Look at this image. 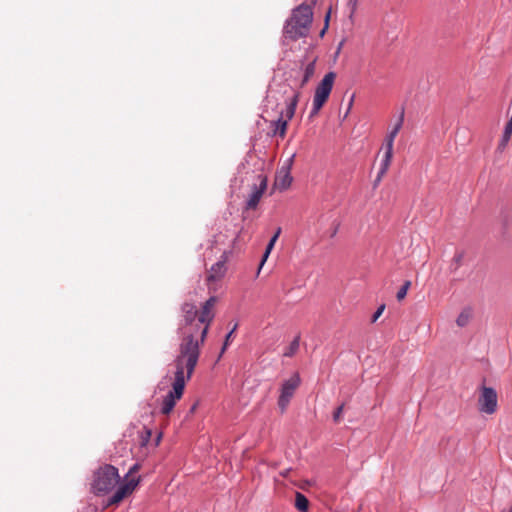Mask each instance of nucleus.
<instances>
[{"instance_id": "nucleus-30", "label": "nucleus", "mask_w": 512, "mask_h": 512, "mask_svg": "<svg viewBox=\"0 0 512 512\" xmlns=\"http://www.w3.org/2000/svg\"><path fill=\"white\" fill-rule=\"evenodd\" d=\"M461 257H462L461 255H458V256L456 257V261H457V262H460V261H461Z\"/></svg>"}, {"instance_id": "nucleus-24", "label": "nucleus", "mask_w": 512, "mask_h": 512, "mask_svg": "<svg viewBox=\"0 0 512 512\" xmlns=\"http://www.w3.org/2000/svg\"><path fill=\"white\" fill-rule=\"evenodd\" d=\"M344 411V404H341L333 413V421L335 423H339L342 419V414Z\"/></svg>"}, {"instance_id": "nucleus-23", "label": "nucleus", "mask_w": 512, "mask_h": 512, "mask_svg": "<svg viewBox=\"0 0 512 512\" xmlns=\"http://www.w3.org/2000/svg\"><path fill=\"white\" fill-rule=\"evenodd\" d=\"M237 327H238V324L236 323L234 325V327L232 328V330L226 335L225 340H224V344H223L222 349H221L220 356L225 352V350L229 346L230 341L232 339V336H233L234 332L236 331Z\"/></svg>"}, {"instance_id": "nucleus-4", "label": "nucleus", "mask_w": 512, "mask_h": 512, "mask_svg": "<svg viewBox=\"0 0 512 512\" xmlns=\"http://www.w3.org/2000/svg\"><path fill=\"white\" fill-rule=\"evenodd\" d=\"M119 481L118 469L106 464L94 472L91 489L97 495L107 494L115 488Z\"/></svg>"}, {"instance_id": "nucleus-3", "label": "nucleus", "mask_w": 512, "mask_h": 512, "mask_svg": "<svg viewBox=\"0 0 512 512\" xmlns=\"http://www.w3.org/2000/svg\"><path fill=\"white\" fill-rule=\"evenodd\" d=\"M313 20L312 6L302 3L296 7L286 22L284 33L292 40L306 37Z\"/></svg>"}, {"instance_id": "nucleus-21", "label": "nucleus", "mask_w": 512, "mask_h": 512, "mask_svg": "<svg viewBox=\"0 0 512 512\" xmlns=\"http://www.w3.org/2000/svg\"><path fill=\"white\" fill-rule=\"evenodd\" d=\"M410 286H411V282L409 280L404 282V284L399 289V291L397 292V295H396V298L398 301H402L406 297Z\"/></svg>"}, {"instance_id": "nucleus-25", "label": "nucleus", "mask_w": 512, "mask_h": 512, "mask_svg": "<svg viewBox=\"0 0 512 512\" xmlns=\"http://www.w3.org/2000/svg\"><path fill=\"white\" fill-rule=\"evenodd\" d=\"M385 310V305H381L377 308V310L375 311V313L373 314V317H372V322H376L377 319L382 315V313L384 312Z\"/></svg>"}, {"instance_id": "nucleus-26", "label": "nucleus", "mask_w": 512, "mask_h": 512, "mask_svg": "<svg viewBox=\"0 0 512 512\" xmlns=\"http://www.w3.org/2000/svg\"><path fill=\"white\" fill-rule=\"evenodd\" d=\"M403 118H404V114L402 113L398 122L395 124L394 128L392 129V131H395V133H399L401 127H402V124H403Z\"/></svg>"}, {"instance_id": "nucleus-14", "label": "nucleus", "mask_w": 512, "mask_h": 512, "mask_svg": "<svg viewBox=\"0 0 512 512\" xmlns=\"http://www.w3.org/2000/svg\"><path fill=\"white\" fill-rule=\"evenodd\" d=\"M316 60L317 58H313L304 68V74L303 78L300 82V87H304L309 80L314 76L315 74V68H316Z\"/></svg>"}, {"instance_id": "nucleus-6", "label": "nucleus", "mask_w": 512, "mask_h": 512, "mask_svg": "<svg viewBox=\"0 0 512 512\" xmlns=\"http://www.w3.org/2000/svg\"><path fill=\"white\" fill-rule=\"evenodd\" d=\"M139 469V464H134L129 469L127 475L125 476L124 482L118 487L113 496L108 500L109 506L119 504L124 498L132 494L140 482V477L135 478L133 476L139 471Z\"/></svg>"}, {"instance_id": "nucleus-16", "label": "nucleus", "mask_w": 512, "mask_h": 512, "mask_svg": "<svg viewBox=\"0 0 512 512\" xmlns=\"http://www.w3.org/2000/svg\"><path fill=\"white\" fill-rule=\"evenodd\" d=\"M295 507L300 512H307L309 508V501L308 499L300 492H296L295 495Z\"/></svg>"}, {"instance_id": "nucleus-28", "label": "nucleus", "mask_w": 512, "mask_h": 512, "mask_svg": "<svg viewBox=\"0 0 512 512\" xmlns=\"http://www.w3.org/2000/svg\"><path fill=\"white\" fill-rule=\"evenodd\" d=\"M290 471H291L290 469H286V470L282 471L280 474H281L283 477H287Z\"/></svg>"}, {"instance_id": "nucleus-2", "label": "nucleus", "mask_w": 512, "mask_h": 512, "mask_svg": "<svg viewBox=\"0 0 512 512\" xmlns=\"http://www.w3.org/2000/svg\"><path fill=\"white\" fill-rule=\"evenodd\" d=\"M174 365L175 372L172 390L168 392L162 401L161 413L164 415H169L174 409L176 402L182 398L186 381L191 379L197 363L188 366L184 360L175 358Z\"/></svg>"}, {"instance_id": "nucleus-10", "label": "nucleus", "mask_w": 512, "mask_h": 512, "mask_svg": "<svg viewBox=\"0 0 512 512\" xmlns=\"http://www.w3.org/2000/svg\"><path fill=\"white\" fill-rule=\"evenodd\" d=\"M294 155L288 160L286 166H282L276 173L273 188L280 191L288 189L292 183L291 166L293 163Z\"/></svg>"}, {"instance_id": "nucleus-15", "label": "nucleus", "mask_w": 512, "mask_h": 512, "mask_svg": "<svg viewBox=\"0 0 512 512\" xmlns=\"http://www.w3.org/2000/svg\"><path fill=\"white\" fill-rule=\"evenodd\" d=\"M273 133L275 135H279L281 138H284L286 135L288 122L283 119V114L279 117L278 120L273 122Z\"/></svg>"}, {"instance_id": "nucleus-18", "label": "nucleus", "mask_w": 512, "mask_h": 512, "mask_svg": "<svg viewBox=\"0 0 512 512\" xmlns=\"http://www.w3.org/2000/svg\"><path fill=\"white\" fill-rule=\"evenodd\" d=\"M472 317L470 309H464L457 317L456 323L459 327H465Z\"/></svg>"}, {"instance_id": "nucleus-19", "label": "nucleus", "mask_w": 512, "mask_h": 512, "mask_svg": "<svg viewBox=\"0 0 512 512\" xmlns=\"http://www.w3.org/2000/svg\"><path fill=\"white\" fill-rule=\"evenodd\" d=\"M299 342H300V337L296 336L294 338V340L290 343L289 347L285 350L283 355L285 357L294 356L299 349Z\"/></svg>"}, {"instance_id": "nucleus-22", "label": "nucleus", "mask_w": 512, "mask_h": 512, "mask_svg": "<svg viewBox=\"0 0 512 512\" xmlns=\"http://www.w3.org/2000/svg\"><path fill=\"white\" fill-rule=\"evenodd\" d=\"M397 136V133H395V131H390L389 134L387 135L386 139H385V149H388V150H392L393 151V146H394V140H395V137Z\"/></svg>"}, {"instance_id": "nucleus-1", "label": "nucleus", "mask_w": 512, "mask_h": 512, "mask_svg": "<svg viewBox=\"0 0 512 512\" xmlns=\"http://www.w3.org/2000/svg\"><path fill=\"white\" fill-rule=\"evenodd\" d=\"M218 301L217 296H211L199 310L190 302H185L181 307L183 314V320L179 326L181 342L176 358L184 360L188 366L198 363L200 347L204 344L209 327L214 320Z\"/></svg>"}, {"instance_id": "nucleus-31", "label": "nucleus", "mask_w": 512, "mask_h": 512, "mask_svg": "<svg viewBox=\"0 0 512 512\" xmlns=\"http://www.w3.org/2000/svg\"><path fill=\"white\" fill-rule=\"evenodd\" d=\"M196 406H197V404H194V405L192 406V408H191V412H193V411H195V410H196Z\"/></svg>"}, {"instance_id": "nucleus-17", "label": "nucleus", "mask_w": 512, "mask_h": 512, "mask_svg": "<svg viewBox=\"0 0 512 512\" xmlns=\"http://www.w3.org/2000/svg\"><path fill=\"white\" fill-rule=\"evenodd\" d=\"M512 137V131L504 128L503 135L501 137V140L499 141L496 151L499 153H503Z\"/></svg>"}, {"instance_id": "nucleus-12", "label": "nucleus", "mask_w": 512, "mask_h": 512, "mask_svg": "<svg viewBox=\"0 0 512 512\" xmlns=\"http://www.w3.org/2000/svg\"><path fill=\"white\" fill-rule=\"evenodd\" d=\"M392 158H393V151L385 149V153H384L383 159L381 161L380 170H379L377 178L375 180V184H378L382 180L383 176L387 173V171L391 165Z\"/></svg>"}, {"instance_id": "nucleus-20", "label": "nucleus", "mask_w": 512, "mask_h": 512, "mask_svg": "<svg viewBox=\"0 0 512 512\" xmlns=\"http://www.w3.org/2000/svg\"><path fill=\"white\" fill-rule=\"evenodd\" d=\"M277 239L278 238H276L275 236H273L270 239V241H269V243H268V245L266 247L265 253H264L263 257H262L259 269H261V267L264 265V263L267 260L269 254L271 253L272 249L274 248V245H275Z\"/></svg>"}, {"instance_id": "nucleus-9", "label": "nucleus", "mask_w": 512, "mask_h": 512, "mask_svg": "<svg viewBox=\"0 0 512 512\" xmlns=\"http://www.w3.org/2000/svg\"><path fill=\"white\" fill-rule=\"evenodd\" d=\"M267 183L268 179L265 175H257L256 182L253 184L251 193L246 202V209H255L258 206L263 194L267 189Z\"/></svg>"}, {"instance_id": "nucleus-8", "label": "nucleus", "mask_w": 512, "mask_h": 512, "mask_svg": "<svg viewBox=\"0 0 512 512\" xmlns=\"http://www.w3.org/2000/svg\"><path fill=\"white\" fill-rule=\"evenodd\" d=\"M300 377L297 373L291 376L289 379L283 382L280 389V396L278 399V407L281 413H284L289 405L291 398L293 397L296 389L300 385Z\"/></svg>"}, {"instance_id": "nucleus-29", "label": "nucleus", "mask_w": 512, "mask_h": 512, "mask_svg": "<svg viewBox=\"0 0 512 512\" xmlns=\"http://www.w3.org/2000/svg\"><path fill=\"white\" fill-rule=\"evenodd\" d=\"M281 234V228L278 227L275 234L273 236H275L276 238H279V235Z\"/></svg>"}, {"instance_id": "nucleus-7", "label": "nucleus", "mask_w": 512, "mask_h": 512, "mask_svg": "<svg viewBox=\"0 0 512 512\" xmlns=\"http://www.w3.org/2000/svg\"><path fill=\"white\" fill-rule=\"evenodd\" d=\"M478 410L481 413L492 415L498 409V395L494 388L482 385L479 388L477 399Z\"/></svg>"}, {"instance_id": "nucleus-13", "label": "nucleus", "mask_w": 512, "mask_h": 512, "mask_svg": "<svg viewBox=\"0 0 512 512\" xmlns=\"http://www.w3.org/2000/svg\"><path fill=\"white\" fill-rule=\"evenodd\" d=\"M299 98H300V92L297 91V92H294L292 98L289 100L287 107H286L285 114H284L285 115L284 120H287V122L294 117L296 107L299 102Z\"/></svg>"}, {"instance_id": "nucleus-27", "label": "nucleus", "mask_w": 512, "mask_h": 512, "mask_svg": "<svg viewBox=\"0 0 512 512\" xmlns=\"http://www.w3.org/2000/svg\"><path fill=\"white\" fill-rule=\"evenodd\" d=\"M329 18H330V12H328L326 17H325L326 25H328ZM326 28H327V26H325V28L322 30L321 34H324Z\"/></svg>"}, {"instance_id": "nucleus-11", "label": "nucleus", "mask_w": 512, "mask_h": 512, "mask_svg": "<svg viewBox=\"0 0 512 512\" xmlns=\"http://www.w3.org/2000/svg\"><path fill=\"white\" fill-rule=\"evenodd\" d=\"M226 270V258L222 256V259L213 264L208 271L206 282L210 291L216 290L214 283L220 281L224 277Z\"/></svg>"}, {"instance_id": "nucleus-5", "label": "nucleus", "mask_w": 512, "mask_h": 512, "mask_svg": "<svg viewBox=\"0 0 512 512\" xmlns=\"http://www.w3.org/2000/svg\"><path fill=\"white\" fill-rule=\"evenodd\" d=\"M335 79L336 73L328 72L317 85L313 97L312 110L309 115L310 118L316 116L327 102L331 94Z\"/></svg>"}]
</instances>
